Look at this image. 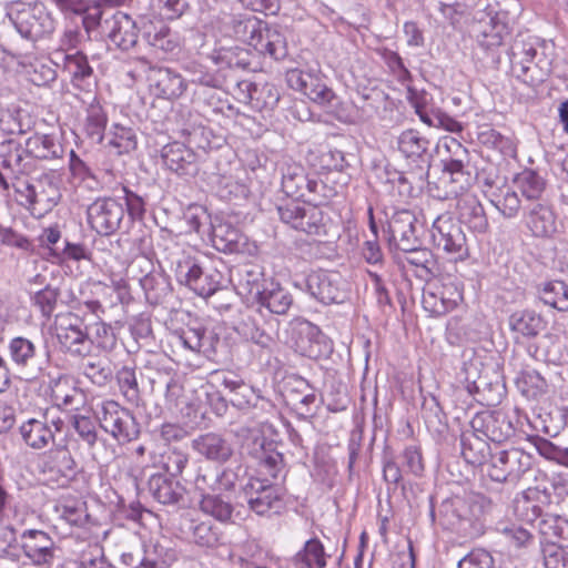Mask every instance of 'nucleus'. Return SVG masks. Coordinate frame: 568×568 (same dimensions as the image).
Listing matches in <instances>:
<instances>
[{
    "label": "nucleus",
    "mask_w": 568,
    "mask_h": 568,
    "mask_svg": "<svg viewBox=\"0 0 568 568\" xmlns=\"http://www.w3.org/2000/svg\"><path fill=\"white\" fill-rule=\"evenodd\" d=\"M539 498L540 490L536 487L523 490L514 500L515 515L527 524L535 523L542 514Z\"/></svg>",
    "instance_id": "2f4dec72"
},
{
    "label": "nucleus",
    "mask_w": 568,
    "mask_h": 568,
    "mask_svg": "<svg viewBox=\"0 0 568 568\" xmlns=\"http://www.w3.org/2000/svg\"><path fill=\"white\" fill-rule=\"evenodd\" d=\"M26 197L29 209L36 210L41 205L43 210H50L59 202L61 194L58 185L48 176H42L34 184L27 183L23 191H19Z\"/></svg>",
    "instance_id": "b1692460"
},
{
    "label": "nucleus",
    "mask_w": 568,
    "mask_h": 568,
    "mask_svg": "<svg viewBox=\"0 0 568 568\" xmlns=\"http://www.w3.org/2000/svg\"><path fill=\"white\" fill-rule=\"evenodd\" d=\"M194 158V152L181 142L169 143L161 151L164 166L176 174H185Z\"/></svg>",
    "instance_id": "7c9ffc66"
},
{
    "label": "nucleus",
    "mask_w": 568,
    "mask_h": 568,
    "mask_svg": "<svg viewBox=\"0 0 568 568\" xmlns=\"http://www.w3.org/2000/svg\"><path fill=\"white\" fill-rule=\"evenodd\" d=\"M143 36L148 43L155 49L164 52H173L179 48L176 38L171 34V30L162 21L156 23L149 21L143 26Z\"/></svg>",
    "instance_id": "c9c22d12"
},
{
    "label": "nucleus",
    "mask_w": 568,
    "mask_h": 568,
    "mask_svg": "<svg viewBox=\"0 0 568 568\" xmlns=\"http://www.w3.org/2000/svg\"><path fill=\"white\" fill-rule=\"evenodd\" d=\"M531 464L532 456L523 449H503L490 454L484 471L497 483H518L530 470Z\"/></svg>",
    "instance_id": "39448f33"
},
{
    "label": "nucleus",
    "mask_w": 568,
    "mask_h": 568,
    "mask_svg": "<svg viewBox=\"0 0 568 568\" xmlns=\"http://www.w3.org/2000/svg\"><path fill=\"white\" fill-rule=\"evenodd\" d=\"M430 235L433 244L443 250L452 261H465L469 256L466 235L449 214L435 219Z\"/></svg>",
    "instance_id": "423d86ee"
},
{
    "label": "nucleus",
    "mask_w": 568,
    "mask_h": 568,
    "mask_svg": "<svg viewBox=\"0 0 568 568\" xmlns=\"http://www.w3.org/2000/svg\"><path fill=\"white\" fill-rule=\"evenodd\" d=\"M404 466L415 476H420L424 471V459L422 450L418 446L412 445L406 447L402 454Z\"/></svg>",
    "instance_id": "774afa93"
},
{
    "label": "nucleus",
    "mask_w": 568,
    "mask_h": 568,
    "mask_svg": "<svg viewBox=\"0 0 568 568\" xmlns=\"http://www.w3.org/2000/svg\"><path fill=\"white\" fill-rule=\"evenodd\" d=\"M64 69L70 74L72 84L80 89L83 88L85 80L93 74L88 57L81 51L65 55Z\"/></svg>",
    "instance_id": "ea45409f"
},
{
    "label": "nucleus",
    "mask_w": 568,
    "mask_h": 568,
    "mask_svg": "<svg viewBox=\"0 0 568 568\" xmlns=\"http://www.w3.org/2000/svg\"><path fill=\"white\" fill-rule=\"evenodd\" d=\"M298 200L300 199L297 197H292L281 204L277 209L281 220L294 229L296 223L301 220L306 206V203L300 202Z\"/></svg>",
    "instance_id": "e2e57ef3"
},
{
    "label": "nucleus",
    "mask_w": 568,
    "mask_h": 568,
    "mask_svg": "<svg viewBox=\"0 0 568 568\" xmlns=\"http://www.w3.org/2000/svg\"><path fill=\"white\" fill-rule=\"evenodd\" d=\"M217 60L225 62L230 68L247 70L251 68L248 50L240 47L222 48L217 52Z\"/></svg>",
    "instance_id": "5fc2aeb1"
},
{
    "label": "nucleus",
    "mask_w": 568,
    "mask_h": 568,
    "mask_svg": "<svg viewBox=\"0 0 568 568\" xmlns=\"http://www.w3.org/2000/svg\"><path fill=\"white\" fill-rule=\"evenodd\" d=\"M192 448L206 460L224 464L233 455L232 444L221 434L209 432L192 442Z\"/></svg>",
    "instance_id": "5701e85b"
},
{
    "label": "nucleus",
    "mask_w": 568,
    "mask_h": 568,
    "mask_svg": "<svg viewBox=\"0 0 568 568\" xmlns=\"http://www.w3.org/2000/svg\"><path fill=\"white\" fill-rule=\"evenodd\" d=\"M282 191L290 197L302 199L307 193L317 191V182L308 179L302 164L290 160L283 162L282 168Z\"/></svg>",
    "instance_id": "6ab92c4d"
},
{
    "label": "nucleus",
    "mask_w": 568,
    "mask_h": 568,
    "mask_svg": "<svg viewBox=\"0 0 568 568\" xmlns=\"http://www.w3.org/2000/svg\"><path fill=\"white\" fill-rule=\"evenodd\" d=\"M108 146L118 155L128 154L138 146V139L132 128L113 123L108 133Z\"/></svg>",
    "instance_id": "58836bf2"
},
{
    "label": "nucleus",
    "mask_w": 568,
    "mask_h": 568,
    "mask_svg": "<svg viewBox=\"0 0 568 568\" xmlns=\"http://www.w3.org/2000/svg\"><path fill=\"white\" fill-rule=\"evenodd\" d=\"M146 81L150 92L160 99H179L187 89L184 78L169 68L149 65Z\"/></svg>",
    "instance_id": "f8f14e48"
},
{
    "label": "nucleus",
    "mask_w": 568,
    "mask_h": 568,
    "mask_svg": "<svg viewBox=\"0 0 568 568\" xmlns=\"http://www.w3.org/2000/svg\"><path fill=\"white\" fill-rule=\"evenodd\" d=\"M59 295L57 288L45 286L34 294L32 301L41 314L49 318L57 307Z\"/></svg>",
    "instance_id": "bf43d9fd"
},
{
    "label": "nucleus",
    "mask_w": 568,
    "mask_h": 568,
    "mask_svg": "<svg viewBox=\"0 0 568 568\" xmlns=\"http://www.w3.org/2000/svg\"><path fill=\"white\" fill-rule=\"evenodd\" d=\"M73 426L79 436L90 446H94L98 439L94 422L83 415L73 416Z\"/></svg>",
    "instance_id": "338daca9"
},
{
    "label": "nucleus",
    "mask_w": 568,
    "mask_h": 568,
    "mask_svg": "<svg viewBox=\"0 0 568 568\" xmlns=\"http://www.w3.org/2000/svg\"><path fill=\"white\" fill-rule=\"evenodd\" d=\"M315 400L316 396L314 392L304 379L297 381L296 387L286 389V402L295 410L308 413Z\"/></svg>",
    "instance_id": "37998d69"
},
{
    "label": "nucleus",
    "mask_w": 568,
    "mask_h": 568,
    "mask_svg": "<svg viewBox=\"0 0 568 568\" xmlns=\"http://www.w3.org/2000/svg\"><path fill=\"white\" fill-rule=\"evenodd\" d=\"M513 185L527 202H540L547 186L546 180L535 170L524 169L513 179Z\"/></svg>",
    "instance_id": "c756f323"
},
{
    "label": "nucleus",
    "mask_w": 568,
    "mask_h": 568,
    "mask_svg": "<svg viewBox=\"0 0 568 568\" xmlns=\"http://www.w3.org/2000/svg\"><path fill=\"white\" fill-rule=\"evenodd\" d=\"M428 145V140L415 129L403 131L397 139L398 151L413 161L420 159L427 152Z\"/></svg>",
    "instance_id": "e433bc0d"
},
{
    "label": "nucleus",
    "mask_w": 568,
    "mask_h": 568,
    "mask_svg": "<svg viewBox=\"0 0 568 568\" xmlns=\"http://www.w3.org/2000/svg\"><path fill=\"white\" fill-rule=\"evenodd\" d=\"M489 454V444L479 433L473 430L464 435L462 439V455L468 464L486 467V458Z\"/></svg>",
    "instance_id": "72a5a7b5"
},
{
    "label": "nucleus",
    "mask_w": 568,
    "mask_h": 568,
    "mask_svg": "<svg viewBox=\"0 0 568 568\" xmlns=\"http://www.w3.org/2000/svg\"><path fill=\"white\" fill-rule=\"evenodd\" d=\"M324 214L317 205L306 204L301 220L296 223L295 230L311 235H318L324 232Z\"/></svg>",
    "instance_id": "de8ad7c7"
},
{
    "label": "nucleus",
    "mask_w": 568,
    "mask_h": 568,
    "mask_svg": "<svg viewBox=\"0 0 568 568\" xmlns=\"http://www.w3.org/2000/svg\"><path fill=\"white\" fill-rule=\"evenodd\" d=\"M511 55L517 78L529 85L542 82L551 71V61L546 57L538 58L537 40L534 37L516 39Z\"/></svg>",
    "instance_id": "7ed1b4c3"
},
{
    "label": "nucleus",
    "mask_w": 568,
    "mask_h": 568,
    "mask_svg": "<svg viewBox=\"0 0 568 568\" xmlns=\"http://www.w3.org/2000/svg\"><path fill=\"white\" fill-rule=\"evenodd\" d=\"M381 55L398 82L406 83L410 79V72L397 52L383 49Z\"/></svg>",
    "instance_id": "052dcab7"
},
{
    "label": "nucleus",
    "mask_w": 568,
    "mask_h": 568,
    "mask_svg": "<svg viewBox=\"0 0 568 568\" xmlns=\"http://www.w3.org/2000/svg\"><path fill=\"white\" fill-rule=\"evenodd\" d=\"M337 277V273L317 271L307 277V287L320 302L324 304L338 303L343 298V293Z\"/></svg>",
    "instance_id": "a878e982"
},
{
    "label": "nucleus",
    "mask_w": 568,
    "mask_h": 568,
    "mask_svg": "<svg viewBox=\"0 0 568 568\" xmlns=\"http://www.w3.org/2000/svg\"><path fill=\"white\" fill-rule=\"evenodd\" d=\"M285 80L292 90L302 93L320 106L331 105L336 98L334 90L315 72L293 68L286 71Z\"/></svg>",
    "instance_id": "0eeeda50"
},
{
    "label": "nucleus",
    "mask_w": 568,
    "mask_h": 568,
    "mask_svg": "<svg viewBox=\"0 0 568 568\" xmlns=\"http://www.w3.org/2000/svg\"><path fill=\"white\" fill-rule=\"evenodd\" d=\"M0 242L6 246L16 247L26 253L33 252L32 241L26 235L18 233L12 229L0 230Z\"/></svg>",
    "instance_id": "69168bd1"
},
{
    "label": "nucleus",
    "mask_w": 568,
    "mask_h": 568,
    "mask_svg": "<svg viewBox=\"0 0 568 568\" xmlns=\"http://www.w3.org/2000/svg\"><path fill=\"white\" fill-rule=\"evenodd\" d=\"M108 114L103 106L94 101L87 108L83 131L88 139L101 143L108 124Z\"/></svg>",
    "instance_id": "f704fd0d"
},
{
    "label": "nucleus",
    "mask_w": 568,
    "mask_h": 568,
    "mask_svg": "<svg viewBox=\"0 0 568 568\" xmlns=\"http://www.w3.org/2000/svg\"><path fill=\"white\" fill-rule=\"evenodd\" d=\"M255 298L261 306L271 313L285 314L292 305V295L274 278H264Z\"/></svg>",
    "instance_id": "393cba45"
},
{
    "label": "nucleus",
    "mask_w": 568,
    "mask_h": 568,
    "mask_svg": "<svg viewBox=\"0 0 568 568\" xmlns=\"http://www.w3.org/2000/svg\"><path fill=\"white\" fill-rule=\"evenodd\" d=\"M200 509L220 521H227L232 517V506L216 495H204L200 501Z\"/></svg>",
    "instance_id": "8fccbe9b"
},
{
    "label": "nucleus",
    "mask_w": 568,
    "mask_h": 568,
    "mask_svg": "<svg viewBox=\"0 0 568 568\" xmlns=\"http://www.w3.org/2000/svg\"><path fill=\"white\" fill-rule=\"evenodd\" d=\"M192 537L196 545L205 548H214L221 544V532L210 520L197 523L192 529Z\"/></svg>",
    "instance_id": "09e8293b"
},
{
    "label": "nucleus",
    "mask_w": 568,
    "mask_h": 568,
    "mask_svg": "<svg viewBox=\"0 0 568 568\" xmlns=\"http://www.w3.org/2000/svg\"><path fill=\"white\" fill-rule=\"evenodd\" d=\"M517 387L527 398H537L546 393L547 382L536 371H521L516 381Z\"/></svg>",
    "instance_id": "c03bdc74"
},
{
    "label": "nucleus",
    "mask_w": 568,
    "mask_h": 568,
    "mask_svg": "<svg viewBox=\"0 0 568 568\" xmlns=\"http://www.w3.org/2000/svg\"><path fill=\"white\" fill-rule=\"evenodd\" d=\"M402 252L404 253V256H398V258L404 266L407 264L415 268L425 270L428 273L434 271L436 261L430 250L420 247L419 244L409 251Z\"/></svg>",
    "instance_id": "a18cd8bd"
},
{
    "label": "nucleus",
    "mask_w": 568,
    "mask_h": 568,
    "mask_svg": "<svg viewBox=\"0 0 568 568\" xmlns=\"http://www.w3.org/2000/svg\"><path fill=\"white\" fill-rule=\"evenodd\" d=\"M9 354L14 364L27 366L36 355V346L28 338L14 337L9 343Z\"/></svg>",
    "instance_id": "603ef678"
},
{
    "label": "nucleus",
    "mask_w": 568,
    "mask_h": 568,
    "mask_svg": "<svg viewBox=\"0 0 568 568\" xmlns=\"http://www.w3.org/2000/svg\"><path fill=\"white\" fill-rule=\"evenodd\" d=\"M331 555L318 537L310 538L292 557L293 568H326Z\"/></svg>",
    "instance_id": "cd10ccee"
},
{
    "label": "nucleus",
    "mask_w": 568,
    "mask_h": 568,
    "mask_svg": "<svg viewBox=\"0 0 568 568\" xmlns=\"http://www.w3.org/2000/svg\"><path fill=\"white\" fill-rule=\"evenodd\" d=\"M98 418L100 426L119 442H130L138 434L133 416L114 400H105L102 404Z\"/></svg>",
    "instance_id": "9d476101"
},
{
    "label": "nucleus",
    "mask_w": 568,
    "mask_h": 568,
    "mask_svg": "<svg viewBox=\"0 0 568 568\" xmlns=\"http://www.w3.org/2000/svg\"><path fill=\"white\" fill-rule=\"evenodd\" d=\"M62 239V232L59 224H52L44 227L38 236L39 246L47 251V260L53 262V252H60L57 244Z\"/></svg>",
    "instance_id": "13d9d810"
},
{
    "label": "nucleus",
    "mask_w": 568,
    "mask_h": 568,
    "mask_svg": "<svg viewBox=\"0 0 568 568\" xmlns=\"http://www.w3.org/2000/svg\"><path fill=\"white\" fill-rule=\"evenodd\" d=\"M544 304L560 312H568V284L560 280L545 282L539 288Z\"/></svg>",
    "instance_id": "4c0bfd02"
},
{
    "label": "nucleus",
    "mask_w": 568,
    "mask_h": 568,
    "mask_svg": "<svg viewBox=\"0 0 568 568\" xmlns=\"http://www.w3.org/2000/svg\"><path fill=\"white\" fill-rule=\"evenodd\" d=\"M464 301L463 284L452 277L444 278L423 295V305L434 316L454 311Z\"/></svg>",
    "instance_id": "6e6552de"
},
{
    "label": "nucleus",
    "mask_w": 568,
    "mask_h": 568,
    "mask_svg": "<svg viewBox=\"0 0 568 568\" xmlns=\"http://www.w3.org/2000/svg\"><path fill=\"white\" fill-rule=\"evenodd\" d=\"M124 216L122 204L111 197L97 199L88 206V224L100 235L113 234Z\"/></svg>",
    "instance_id": "1a4fd4ad"
},
{
    "label": "nucleus",
    "mask_w": 568,
    "mask_h": 568,
    "mask_svg": "<svg viewBox=\"0 0 568 568\" xmlns=\"http://www.w3.org/2000/svg\"><path fill=\"white\" fill-rule=\"evenodd\" d=\"M61 520L71 528H85L90 524L87 501L82 498L65 496L62 497L55 507Z\"/></svg>",
    "instance_id": "c85d7f7f"
},
{
    "label": "nucleus",
    "mask_w": 568,
    "mask_h": 568,
    "mask_svg": "<svg viewBox=\"0 0 568 568\" xmlns=\"http://www.w3.org/2000/svg\"><path fill=\"white\" fill-rule=\"evenodd\" d=\"M500 534L508 547L515 550L528 548L535 540V536L529 529L517 524L504 526L500 529Z\"/></svg>",
    "instance_id": "49530a36"
},
{
    "label": "nucleus",
    "mask_w": 568,
    "mask_h": 568,
    "mask_svg": "<svg viewBox=\"0 0 568 568\" xmlns=\"http://www.w3.org/2000/svg\"><path fill=\"white\" fill-rule=\"evenodd\" d=\"M22 65L27 67V63H22ZM28 65L30 67V70H28L27 73L29 75V80L34 85H47L57 78L55 70L50 65V63L42 59L33 58V60L28 61Z\"/></svg>",
    "instance_id": "3c124183"
},
{
    "label": "nucleus",
    "mask_w": 568,
    "mask_h": 568,
    "mask_svg": "<svg viewBox=\"0 0 568 568\" xmlns=\"http://www.w3.org/2000/svg\"><path fill=\"white\" fill-rule=\"evenodd\" d=\"M55 331L60 345L67 352L80 357H85L91 353L93 342L82 329V324L74 314L68 313L62 316Z\"/></svg>",
    "instance_id": "9b49d317"
},
{
    "label": "nucleus",
    "mask_w": 568,
    "mask_h": 568,
    "mask_svg": "<svg viewBox=\"0 0 568 568\" xmlns=\"http://www.w3.org/2000/svg\"><path fill=\"white\" fill-rule=\"evenodd\" d=\"M21 549L23 555L34 566L51 565L55 557V544L50 535L39 529L24 530L21 536Z\"/></svg>",
    "instance_id": "4468645a"
},
{
    "label": "nucleus",
    "mask_w": 568,
    "mask_h": 568,
    "mask_svg": "<svg viewBox=\"0 0 568 568\" xmlns=\"http://www.w3.org/2000/svg\"><path fill=\"white\" fill-rule=\"evenodd\" d=\"M248 487L256 496L248 499L250 508L257 515L278 513L283 508V498L280 489L266 478L253 477Z\"/></svg>",
    "instance_id": "aec40b11"
},
{
    "label": "nucleus",
    "mask_w": 568,
    "mask_h": 568,
    "mask_svg": "<svg viewBox=\"0 0 568 568\" xmlns=\"http://www.w3.org/2000/svg\"><path fill=\"white\" fill-rule=\"evenodd\" d=\"M494 564L489 551L476 548L458 562V568H494Z\"/></svg>",
    "instance_id": "0e129e2a"
},
{
    "label": "nucleus",
    "mask_w": 568,
    "mask_h": 568,
    "mask_svg": "<svg viewBox=\"0 0 568 568\" xmlns=\"http://www.w3.org/2000/svg\"><path fill=\"white\" fill-rule=\"evenodd\" d=\"M491 204L507 219L515 217L520 210L518 192L507 189L498 199H490Z\"/></svg>",
    "instance_id": "4d7b16f0"
},
{
    "label": "nucleus",
    "mask_w": 568,
    "mask_h": 568,
    "mask_svg": "<svg viewBox=\"0 0 568 568\" xmlns=\"http://www.w3.org/2000/svg\"><path fill=\"white\" fill-rule=\"evenodd\" d=\"M514 21L505 10L486 9L474 26L477 44L487 52L503 47L513 36Z\"/></svg>",
    "instance_id": "20e7f679"
},
{
    "label": "nucleus",
    "mask_w": 568,
    "mask_h": 568,
    "mask_svg": "<svg viewBox=\"0 0 568 568\" xmlns=\"http://www.w3.org/2000/svg\"><path fill=\"white\" fill-rule=\"evenodd\" d=\"M542 557L545 568H568V551L556 541L542 544Z\"/></svg>",
    "instance_id": "864d4df0"
},
{
    "label": "nucleus",
    "mask_w": 568,
    "mask_h": 568,
    "mask_svg": "<svg viewBox=\"0 0 568 568\" xmlns=\"http://www.w3.org/2000/svg\"><path fill=\"white\" fill-rule=\"evenodd\" d=\"M280 94L273 84L264 83L257 87V93L254 97L253 109L258 111L272 110L278 102Z\"/></svg>",
    "instance_id": "680f3d73"
},
{
    "label": "nucleus",
    "mask_w": 568,
    "mask_h": 568,
    "mask_svg": "<svg viewBox=\"0 0 568 568\" xmlns=\"http://www.w3.org/2000/svg\"><path fill=\"white\" fill-rule=\"evenodd\" d=\"M470 425L473 430L495 443H504L515 433V428L506 415L497 412L477 413Z\"/></svg>",
    "instance_id": "f3484780"
},
{
    "label": "nucleus",
    "mask_w": 568,
    "mask_h": 568,
    "mask_svg": "<svg viewBox=\"0 0 568 568\" xmlns=\"http://www.w3.org/2000/svg\"><path fill=\"white\" fill-rule=\"evenodd\" d=\"M294 347L302 356L320 359L331 352L327 337L310 322L302 323L294 331Z\"/></svg>",
    "instance_id": "dca6fc26"
},
{
    "label": "nucleus",
    "mask_w": 568,
    "mask_h": 568,
    "mask_svg": "<svg viewBox=\"0 0 568 568\" xmlns=\"http://www.w3.org/2000/svg\"><path fill=\"white\" fill-rule=\"evenodd\" d=\"M233 29L239 40L263 55H270L274 60H282L287 55V43L282 32L270 28L254 16L239 20Z\"/></svg>",
    "instance_id": "f257e3e1"
},
{
    "label": "nucleus",
    "mask_w": 568,
    "mask_h": 568,
    "mask_svg": "<svg viewBox=\"0 0 568 568\" xmlns=\"http://www.w3.org/2000/svg\"><path fill=\"white\" fill-rule=\"evenodd\" d=\"M26 151L37 159H53L59 154L55 138L52 134L34 133L26 141Z\"/></svg>",
    "instance_id": "a19ab883"
},
{
    "label": "nucleus",
    "mask_w": 568,
    "mask_h": 568,
    "mask_svg": "<svg viewBox=\"0 0 568 568\" xmlns=\"http://www.w3.org/2000/svg\"><path fill=\"white\" fill-rule=\"evenodd\" d=\"M49 397L61 410H79L84 404V394L69 375H59L49 384Z\"/></svg>",
    "instance_id": "a211bd4d"
},
{
    "label": "nucleus",
    "mask_w": 568,
    "mask_h": 568,
    "mask_svg": "<svg viewBox=\"0 0 568 568\" xmlns=\"http://www.w3.org/2000/svg\"><path fill=\"white\" fill-rule=\"evenodd\" d=\"M456 212L462 223L475 233L484 234L489 229L488 217L477 195L464 192L457 196Z\"/></svg>",
    "instance_id": "4be33fe9"
},
{
    "label": "nucleus",
    "mask_w": 568,
    "mask_h": 568,
    "mask_svg": "<svg viewBox=\"0 0 568 568\" xmlns=\"http://www.w3.org/2000/svg\"><path fill=\"white\" fill-rule=\"evenodd\" d=\"M527 227L536 237H549L556 232V214L547 202H538L525 215Z\"/></svg>",
    "instance_id": "bb28decb"
},
{
    "label": "nucleus",
    "mask_w": 568,
    "mask_h": 568,
    "mask_svg": "<svg viewBox=\"0 0 568 568\" xmlns=\"http://www.w3.org/2000/svg\"><path fill=\"white\" fill-rule=\"evenodd\" d=\"M539 529L545 541H556L568 548V519L559 516L547 517L540 521Z\"/></svg>",
    "instance_id": "79ce46f5"
},
{
    "label": "nucleus",
    "mask_w": 568,
    "mask_h": 568,
    "mask_svg": "<svg viewBox=\"0 0 568 568\" xmlns=\"http://www.w3.org/2000/svg\"><path fill=\"white\" fill-rule=\"evenodd\" d=\"M103 30L110 41L122 50H129L138 42L136 23L124 12L118 11L110 19H106Z\"/></svg>",
    "instance_id": "412c9836"
},
{
    "label": "nucleus",
    "mask_w": 568,
    "mask_h": 568,
    "mask_svg": "<svg viewBox=\"0 0 568 568\" xmlns=\"http://www.w3.org/2000/svg\"><path fill=\"white\" fill-rule=\"evenodd\" d=\"M91 252L82 243L64 242V247L60 252H53V262L63 263L68 261H90Z\"/></svg>",
    "instance_id": "6e6d98bb"
},
{
    "label": "nucleus",
    "mask_w": 568,
    "mask_h": 568,
    "mask_svg": "<svg viewBox=\"0 0 568 568\" xmlns=\"http://www.w3.org/2000/svg\"><path fill=\"white\" fill-rule=\"evenodd\" d=\"M63 426L64 422L60 417L52 419L51 425L47 418H29L20 425L19 432L27 446L32 449H43L54 443L55 433H60Z\"/></svg>",
    "instance_id": "2eb2a0df"
},
{
    "label": "nucleus",
    "mask_w": 568,
    "mask_h": 568,
    "mask_svg": "<svg viewBox=\"0 0 568 568\" xmlns=\"http://www.w3.org/2000/svg\"><path fill=\"white\" fill-rule=\"evenodd\" d=\"M416 221L414 212L409 210L395 211L388 222L390 246H394L397 251H409L419 245Z\"/></svg>",
    "instance_id": "ddd939ff"
},
{
    "label": "nucleus",
    "mask_w": 568,
    "mask_h": 568,
    "mask_svg": "<svg viewBox=\"0 0 568 568\" xmlns=\"http://www.w3.org/2000/svg\"><path fill=\"white\" fill-rule=\"evenodd\" d=\"M9 16L19 33L28 39L38 40L53 33L55 21L44 3L16 1L10 7Z\"/></svg>",
    "instance_id": "f03ea898"
},
{
    "label": "nucleus",
    "mask_w": 568,
    "mask_h": 568,
    "mask_svg": "<svg viewBox=\"0 0 568 568\" xmlns=\"http://www.w3.org/2000/svg\"><path fill=\"white\" fill-rule=\"evenodd\" d=\"M545 325L544 317L530 310L515 312L509 317L510 329L526 338L536 337L545 328Z\"/></svg>",
    "instance_id": "473e14b6"
}]
</instances>
